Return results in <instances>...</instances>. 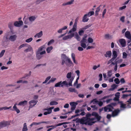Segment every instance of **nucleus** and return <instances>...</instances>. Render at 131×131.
Instances as JSON below:
<instances>
[{
    "label": "nucleus",
    "mask_w": 131,
    "mask_h": 131,
    "mask_svg": "<svg viewBox=\"0 0 131 131\" xmlns=\"http://www.w3.org/2000/svg\"><path fill=\"white\" fill-rule=\"evenodd\" d=\"M72 73L71 72H69L67 74V78L68 79L67 81L68 82V85L71 86H72V82L74 79L73 77H71Z\"/></svg>",
    "instance_id": "39448f33"
},
{
    "label": "nucleus",
    "mask_w": 131,
    "mask_h": 131,
    "mask_svg": "<svg viewBox=\"0 0 131 131\" xmlns=\"http://www.w3.org/2000/svg\"><path fill=\"white\" fill-rule=\"evenodd\" d=\"M36 18L34 16H32L30 17L29 18V20L31 21L32 22L34 21L35 19Z\"/></svg>",
    "instance_id": "7c9ffc66"
},
{
    "label": "nucleus",
    "mask_w": 131,
    "mask_h": 131,
    "mask_svg": "<svg viewBox=\"0 0 131 131\" xmlns=\"http://www.w3.org/2000/svg\"><path fill=\"white\" fill-rule=\"evenodd\" d=\"M112 70H110L108 72L107 76L108 77L110 78L111 77L112 74Z\"/></svg>",
    "instance_id": "f704fd0d"
},
{
    "label": "nucleus",
    "mask_w": 131,
    "mask_h": 131,
    "mask_svg": "<svg viewBox=\"0 0 131 131\" xmlns=\"http://www.w3.org/2000/svg\"><path fill=\"white\" fill-rule=\"evenodd\" d=\"M114 81L115 82V83L117 84H118L119 83L120 81L119 79L118 78L115 79Z\"/></svg>",
    "instance_id": "09e8293b"
},
{
    "label": "nucleus",
    "mask_w": 131,
    "mask_h": 131,
    "mask_svg": "<svg viewBox=\"0 0 131 131\" xmlns=\"http://www.w3.org/2000/svg\"><path fill=\"white\" fill-rule=\"evenodd\" d=\"M77 28V23L75 22L73 25V28L71 29L69 31V33H71L72 32L75 31Z\"/></svg>",
    "instance_id": "9b49d317"
},
{
    "label": "nucleus",
    "mask_w": 131,
    "mask_h": 131,
    "mask_svg": "<svg viewBox=\"0 0 131 131\" xmlns=\"http://www.w3.org/2000/svg\"><path fill=\"white\" fill-rule=\"evenodd\" d=\"M32 49V48H27L25 49L24 50V51L26 52H28L30 51Z\"/></svg>",
    "instance_id": "13d9d810"
},
{
    "label": "nucleus",
    "mask_w": 131,
    "mask_h": 131,
    "mask_svg": "<svg viewBox=\"0 0 131 131\" xmlns=\"http://www.w3.org/2000/svg\"><path fill=\"white\" fill-rule=\"evenodd\" d=\"M51 77L50 76H49L47 77L45 81L43 82V84H45L50 79Z\"/></svg>",
    "instance_id": "37998d69"
},
{
    "label": "nucleus",
    "mask_w": 131,
    "mask_h": 131,
    "mask_svg": "<svg viewBox=\"0 0 131 131\" xmlns=\"http://www.w3.org/2000/svg\"><path fill=\"white\" fill-rule=\"evenodd\" d=\"M112 88L109 89L110 90L113 91L116 88L117 85L115 84H113L111 86Z\"/></svg>",
    "instance_id": "2f4dec72"
},
{
    "label": "nucleus",
    "mask_w": 131,
    "mask_h": 131,
    "mask_svg": "<svg viewBox=\"0 0 131 131\" xmlns=\"http://www.w3.org/2000/svg\"><path fill=\"white\" fill-rule=\"evenodd\" d=\"M68 27L67 26H65L61 28L60 29H59L58 31V32L59 34H61L62 33V31L63 30H65L67 29Z\"/></svg>",
    "instance_id": "393cba45"
},
{
    "label": "nucleus",
    "mask_w": 131,
    "mask_h": 131,
    "mask_svg": "<svg viewBox=\"0 0 131 131\" xmlns=\"http://www.w3.org/2000/svg\"><path fill=\"white\" fill-rule=\"evenodd\" d=\"M17 37V36L16 35L11 36L9 38V39L11 41H14L16 40Z\"/></svg>",
    "instance_id": "6ab92c4d"
},
{
    "label": "nucleus",
    "mask_w": 131,
    "mask_h": 131,
    "mask_svg": "<svg viewBox=\"0 0 131 131\" xmlns=\"http://www.w3.org/2000/svg\"><path fill=\"white\" fill-rule=\"evenodd\" d=\"M44 48V47L43 46H42L40 47L38 49V51L37 52H39L42 50Z\"/></svg>",
    "instance_id": "bf43d9fd"
},
{
    "label": "nucleus",
    "mask_w": 131,
    "mask_h": 131,
    "mask_svg": "<svg viewBox=\"0 0 131 131\" xmlns=\"http://www.w3.org/2000/svg\"><path fill=\"white\" fill-rule=\"evenodd\" d=\"M79 77H78L76 80L75 82L73 84V85L74 86H75L76 85H77L78 83V81L79 79Z\"/></svg>",
    "instance_id": "8fccbe9b"
},
{
    "label": "nucleus",
    "mask_w": 131,
    "mask_h": 131,
    "mask_svg": "<svg viewBox=\"0 0 131 131\" xmlns=\"http://www.w3.org/2000/svg\"><path fill=\"white\" fill-rule=\"evenodd\" d=\"M54 42V40L53 39H51L49 41L48 43V45L49 46L50 45L53 43Z\"/></svg>",
    "instance_id": "de8ad7c7"
},
{
    "label": "nucleus",
    "mask_w": 131,
    "mask_h": 131,
    "mask_svg": "<svg viewBox=\"0 0 131 131\" xmlns=\"http://www.w3.org/2000/svg\"><path fill=\"white\" fill-rule=\"evenodd\" d=\"M82 47H79L78 48V49L79 51H82L83 50V49Z\"/></svg>",
    "instance_id": "774afa93"
},
{
    "label": "nucleus",
    "mask_w": 131,
    "mask_h": 131,
    "mask_svg": "<svg viewBox=\"0 0 131 131\" xmlns=\"http://www.w3.org/2000/svg\"><path fill=\"white\" fill-rule=\"evenodd\" d=\"M94 14V12L93 11H91L89 12L88 14H87V16H88L89 17L93 15Z\"/></svg>",
    "instance_id": "a19ab883"
},
{
    "label": "nucleus",
    "mask_w": 131,
    "mask_h": 131,
    "mask_svg": "<svg viewBox=\"0 0 131 131\" xmlns=\"http://www.w3.org/2000/svg\"><path fill=\"white\" fill-rule=\"evenodd\" d=\"M106 9H105L102 13V17L103 18H104V15L106 14Z\"/></svg>",
    "instance_id": "3c124183"
},
{
    "label": "nucleus",
    "mask_w": 131,
    "mask_h": 131,
    "mask_svg": "<svg viewBox=\"0 0 131 131\" xmlns=\"http://www.w3.org/2000/svg\"><path fill=\"white\" fill-rule=\"evenodd\" d=\"M71 58L72 59L73 61V62L76 64H78V62L77 61H76L75 60V55L74 53H72L71 54Z\"/></svg>",
    "instance_id": "412c9836"
},
{
    "label": "nucleus",
    "mask_w": 131,
    "mask_h": 131,
    "mask_svg": "<svg viewBox=\"0 0 131 131\" xmlns=\"http://www.w3.org/2000/svg\"><path fill=\"white\" fill-rule=\"evenodd\" d=\"M75 73H77V75L78 76V77H79L80 74V71L79 70H78L75 71Z\"/></svg>",
    "instance_id": "e2e57ef3"
},
{
    "label": "nucleus",
    "mask_w": 131,
    "mask_h": 131,
    "mask_svg": "<svg viewBox=\"0 0 131 131\" xmlns=\"http://www.w3.org/2000/svg\"><path fill=\"white\" fill-rule=\"evenodd\" d=\"M87 120V118L84 117L80 119H78L77 121V122L80 123L81 124H85V125H88Z\"/></svg>",
    "instance_id": "0eeeda50"
},
{
    "label": "nucleus",
    "mask_w": 131,
    "mask_h": 131,
    "mask_svg": "<svg viewBox=\"0 0 131 131\" xmlns=\"http://www.w3.org/2000/svg\"><path fill=\"white\" fill-rule=\"evenodd\" d=\"M48 112H45L43 113V114L45 115H46L48 114H50L51 113V112L49 111V110L48 109Z\"/></svg>",
    "instance_id": "4d7b16f0"
},
{
    "label": "nucleus",
    "mask_w": 131,
    "mask_h": 131,
    "mask_svg": "<svg viewBox=\"0 0 131 131\" xmlns=\"http://www.w3.org/2000/svg\"><path fill=\"white\" fill-rule=\"evenodd\" d=\"M8 125V123L7 122H0V129L3 127L6 126Z\"/></svg>",
    "instance_id": "f3484780"
},
{
    "label": "nucleus",
    "mask_w": 131,
    "mask_h": 131,
    "mask_svg": "<svg viewBox=\"0 0 131 131\" xmlns=\"http://www.w3.org/2000/svg\"><path fill=\"white\" fill-rule=\"evenodd\" d=\"M43 35V32L42 31H41L40 32L37 33L35 36V38L37 37L38 38L41 37Z\"/></svg>",
    "instance_id": "4be33fe9"
},
{
    "label": "nucleus",
    "mask_w": 131,
    "mask_h": 131,
    "mask_svg": "<svg viewBox=\"0 0 131 131\" xmlns=\"http://www.w3.org/2000/svg\"><path fill=\"white\" fill-rule=\"evenodd\" d=\"M127 56V54L125 52H123V59L126 58Z\"/></svg>",
    "instance_id": "c03bdc74"
},
{
    "label": "nucleus",
    "mask_w": 131,
    "mask_h": 131,
    "mask_svg": "<svg viewBox=\"0 0 131 131\" xmlns=\"http://www.w3.org/2000/svg\"><path fill=\"white\" fill-rule=\"evenodd\" d=\"M88 122V125H91L94 123V122H93L92 121L95 119L94 118H87Z\"/></svg>",
    "instance_id": "dca6fc26"
},
{
    "label": "nucleus",
    "mask_w": 131,
    "mask_h": 131,
    "mask_svg": "<svg viewBox=\"0 0 131 131\" xmlns=\"http://www.w3.org/2000/svg\"><path fill=\"white\" fill-rule=\"evenodd\" d=\"M62 63V65L64 63L67 66L70 67L73 66V64L71 60L66 55L64 54H61Z\"/></svg>",
    "instance_id": "f03ea898"
},
{
    "label": "nucleus",
    "mask_w": 131,
    "mask_h": 131,
    "mask_svg": "<svg viewBox=\"0 0 131 131\" xmlns=\"http://www.w3.org/2000/svg\"><path fill=\"white\" fill-rule=\"evenodd\" d=\"M58 104V103L56 101H52L50 102V105H57Z\"/></svg>",
    "instance_id": "4c0bfd02"
},
{
    "label": "nucleus",
    "mask_w": 131,
    "mask_h": 131,
    "mask_svg": "<svg viewBox=\"0 0 131 131\" xmlns=\"http://www.w3.org/2000/svg\"><path fill=\"white\" fill-rule=\"evenodd\" d=\"M87 14H85L84 15L82 18V21L83 22H87L88 21L89 19L87 18Z\"/></svg>",
    "instance_id": "b1692460"
},
{
    "label": "nucleus",
    "mask_w": 131,
    "mask_h": 131,
    "mask_svg": "<svg viewBox=\"0 0 131 131\" xmlns=\"http://www.w3.org/2000/svg\"><path fill=\"white\" fill-rule=\"evenodd\" d=\"M11 106H10L9 107H8L6 106H5L2 107H0V111L3 110H6L7 109H9L10 108H11Z\"/></svg>",
    "instance_id": "ea45409f"
},
{
    "label": "nucleus",
    "mask_w": 131,
    "mask_h": 131,
    "mask_svg": "<svg viewBox=\"0 0 131 131\" xmlns=\"http://www.w3.org/2000/svg\"><path fill=\"white\" fill-rule=\"evenodd\" d=\"M86 39L82 38V39L80 42L81 46L84 48H85L86 47L85 43L86 42Z\"/></svg>",
    "instance_id": "1a4fd4ad"
},
{
    "label": "nucleus",
    "mask_w": 131,
    "mask_h": 131,
    "mask_svg": "<svg viewBox=\"0 0 131 131\" xmlns=\"http://www.w3.org/2000/svg\"><path fill=\"white\" fill-rule=\"evenodd\" d=\"M105 38L106 39H110L112 38V36L110 35L109 34H105Z\"/></svg>",
    "instance_id": "c756f323"
},
{
    "label": "nucleus",
    "mask_w": 131,
    "mask_h": 131,
    "mask_svg": "<svg viewBox=\"0 0 131 131\" xmlns=\"http://www.w3.org/2000/svg\"><path fill=\"white\" fill-rule=\"evenodd\" d=\"M122 98L123 99H128V100L125 102V104H124L122 101H119L118 103L120 104L121 108L125 109L127 108H131V94H123Z\"/></svg>",
    "instance_id": "f257e3e1"
},
{
    "label": "nucleus",
    "mask_w": 131,
    "mask_h": 131,
    "mask_svg": "<svg viewBox=\"0 0 131 131\" xmlns=\"http://www.w3.org/2000/svg\"><path fill=\"white\" fill-rule=\"evenodd\" d=\"M88 41L89 43H92L93 42V40L91 38L89 37L88 39Z\"/></svg>",
    "instance_id": "49530a36"
},
{
    "label": "nucleus",
    "mask_w": 131,
    "mask_h": 131,
    "mask_svg": "<svg viewBox=\"0 0 131 131\" xmlns=\"http://www.w3.org/2000/svg\"><path fill=\"white\" fill-rule=\"evenodd\" d=\"M84 31L83 30H80L79 32V34L80 36H82L84 32Z\"/></svg>",
    "instance_id": "864d4df0"
},
{
    "label": "nucleus",
    "mask_w": 131,
    "mask_h": 131,
    "mask_svg": "<svg viewBox=\"0 0 131 131\" xmlns=\"http://www.w3.org/2000/svg\"><path fill=\"white\" fill-rule=\"evenodd\" d=\"M112 58L115 59L117 56V52L115 50H113L112 51Z\"/></svg>",
    "instance_id": "a878e982"
},
{
    "label": "nucleus",
    "mask_w": 131,
    "mask_h": 131,
    "mask_svg": "<svg viewBox=\"0 0 131 131\" xmlns=\"http://www.w3.org/2000/svg\"><path fill=\"white\" fill-rule=\"evenodd\" d=\"M92 25V24H88V25H87L83 27L82 28V29L83 30H85L88 28H89Z\"/></svg>",
    "instance_id": "72a5a7b5"
},
{
    "label": "nucleus",
    "mask_w": 131,
    "mask_h": 131,
    "mask_svg": "<svg viewBox=\"0 0 131 131\" xmlns=\"http://www.w3.org/2000/svg\"><path fill=\"white\" fill-rule=\"evenodd\" d=\"M74 36V34H71L70 35L66 36L63 38V39L66 40L69 39H70Z\"/></svg>",
    "instance_id": "2eb2a0df"
},
{
    "label": "nucleus",
    "mask_w": 131,
    "mask_h": 131,
    "mask_svg": "<svg viewBox=\"0 0 131 131\" xmlns=\"http://www.w3.org/2000/svg\"><path fill=\"white\" fill-rule=\"evenodd\" d=\"M16 105L17 104H15L13 107V108L14 109V110L16 111V112H17V113L18 114L20 112V110L17 108V106H16Z\"/></svg>",
    "instance_id": "bb28decb"
},
{
    "label": "nucleus",
    "mask_w": 131,
    "mask_h": 131,
    "mask_svg": "<svg viewBox=\"0 0 131 131\" xmlns=\"http://www.w3.org/2000/svg\"><path fill=\"white\" fill-rule=\"evenodd\" d=\"M37 102L38 101H35L34 100H32L30 101L29 102V103L30 105L29 107V108H32L33 106H34L36 104Z\"/></svg>",
    "instance_id": "6e6552de"
},
{
    "label": "nucleus",
    "mask_w": 131,
    "mask_h": 131,
    "mask_svg": "<svg viewBox=\"0 0 131 131\" xmlns=\"http://www.w3.org/2000/svg\"><path fill=\"white\" fill-rule=\"evenodd\" d=\"M74 1V0H71L69 2H67V3H63L62 5L63 6H66L68 5H70L73 4Z\"/></svg>",
    "instance_id": "5701e85b"
},
{
    "label": "nucleus",
    "mask_w": 131,
    "mask_h": 131,
    "mask_svg": "<svg viewBox=\"0 0 131 131\" xmlns=\"http://www.w3.org/2000/svg\"><path fill=\"white\" fill-rule=\"evenodd\" d=\"M115 59L113 58H112L110 60H109L107 62V64H108L111 63L112 62H113Z\"/></svg>",
    "instance_id": "6e6d98bb"
},
{
    "label": "nucleus",
    "mask_w": 131,
    "mask_h": 131,
    "mask_svg": "<svg viewBox=\"0 0 131 131\" xmlns=\"http://www.w3.org/2000/svg\"><path fill=\"white\" fill-rule=\"evenodd\" d=\"M13 22H11L9 23L8 24V26L9 28L11 29L13 26Z\"/></svg>",
    "instance_id": "e433bc0d"
},
{
    "label": "nucleus",
    "mask_w": 131,
    "mask_h": 131,
    "mask_svg": "<svg viewBox=\"0 0 131 131\" xmlns=\"http://www.w3.org/2000/svg\"><path fill=\"white\" fill-rule=\"evenodd\" d=\"M26 44H24L21 45L18 48V49H21V48L25 46H26Z\"/></svg>",
    "instance_id": "052dcab7"
},
{
    "label": "nucleus",
    "mask_w": 131,
    "mask_h": 131,
    "mask_svg": "<svg viewBox=\"0 0 131 131\" xmlns=\"http://www.w3.org/2000/svg\"><path fill=\"white\" fill-rule=\"evenodd\" d=\"M56 79L55 78H52L51 79L49 80V81L48 83V84H49L50 82H54Z\"/></svg>",
    "instance_id": "58836bf2"
},
{
    "label": "nucleus",
    "mask_w": 131,
    "mask_h": 131,
    "mask_svg": "<svg viewBox=\"0 0 131 131\" xmlns=\"http://www.w3.org/2000/svg\"><path fill=\"white\" fill-rule=\"evenodd\" d=\"M40 55H41L38 52H37L36 53V56L38 60L40 59L42 57Z\"/></svg>",
    "instance_id": "79ce46f5"
},
{
    "label": "nucleus",
    "mask_w": 131,
    "mask_h": 131,
    "mask_svg": "<svg viewBox=\"0 0 131 131\" xmlns=\"http://www.w3.org/2000/svg\"><path fill=\"white\" fill-rule=\"evenodd\" d=\"M69 91L71 92H74L75 93H78L77 90L74 88H70L69 89Z\"/></svg>",
    "instance_id": "cd10ccee"
},
{
    "label": "nucleus",
    "mask_w": 131,
    "mask_h": 131,
    "mask_svg": "<svg viewBox=\"0 0 131 131\" xmlns=\"http://www.w3.org/2000/svg\"><path fill=\"white\" fill-rule=\"evenodd\" d=\"M99 102V101L97 100V99H93L90 102L91 103H93V104H95L96 103H97Z\"/></svg>",
    "instance_id": "473e14b6"
},
{
    "label": "nucleus",
    "mask_w": 131,
    "mask_h": 131,
    "mask_svg": "<svg viewBox=\"0 0 131 131\" xmlns=\"http://www.w3.org/2000/svg\"><path fill=\"white\" fill-rule=\"evenodd\" d=\"M23 23L22 20L19 21H16L14 23V25L16 27H20L23 25Z\"/></svg>",
    "instance_id": "4468645a"
},
{
    "label": "nucleus",
    "mask_w": 131,
    "mask_h": 131,
    "mask_svg": "<svg viewBox=\"0 0 131 131\" xmlns=\"http://www.w3.org/2000/svg\"><path fill=\"white\" fill-rule=\"evenodd\" d=\"M120 112V110L117 108L113 111L112 112V116L113 117L117 116Z\"/></svg>",
    "instance_id": "f8f14e48"
},
{
    "label": "nucleus",
    "mask_w": 131,
    "mask_h": 131,
    "mask_svg": "<svg viewBox=\"0 0 131 131\" xmlns=\"http://www.w3.org/2000/svg\"><path fill=\"white\" fill-rule=\"evenodd\" d=\"M119 42L122 47H125L126 45V42L125 40L124 39H121L119 40Z\"/></svg>",
    "instance_id": "ddd939ff"
},
{
    "label": "nucleus",
    "mask_w": 131,
    "mask_h": 131,
    "mask_svg": "<svg viewBox=\"0 0 131 131\" xmlns=\"http://www.w3.org/2000/svg\"><path fill=\"white\" fill-rule=\"evenodd\" d=\"M78 96L80 98H83L84 97V95L83 94H79L78 95Z\"/></svg>",
    "instance_id": "69168bd1"
},
{
    "label": "nucleus",
    "mask_w": 131,
    "mask_h": 131,
    "mask_svg": "<svg viewBox=\"0 0 131 131\" xmlns=\"http://www.w3.org/2000/svg\"><path fill=\"white\" fill-rule=\"evenodd\" d=\"M5 52V50H2L0 53V58L2 57L3 56Z\"/></svg>",
    "instance_id": "a18cd8bd"
},
{
    "label": "nucleus",
    "mask_w": 131,
    "mask_h": 131,
    "mask_svg": "<svg viewBox=\"0 0 131 131\" xmlns=\"http://www.w3.org/2000/svg\"><path fill=\"white\" fill-rule=\"evenodd\" d=\"M27 102L26 101H21L18 104V105H23V106H24L25 105L27 104Z\"/></svg>",
    "instance_id": "c85d7f7f"
},
{
    "label": "nucleus",
    "mask_w": 131,
    "mask_h": 131,
    "mask_svg": "<svg viewBox=\"0 0 131 131\" xmlns=\"http://www.w3.org/2000/svg\"><path fill=\"white\" fill-rule=\"evenodd\" d=\"M67 122H63V123H62L58 124H57L56 125V127H57V126H58L61 125H62L65 124H67Z\"/></svg>",
    "instance_id": "5fc2aeb1"
},
{
    "label": "nucleus",
    "mask_w": 131,
    "mask_h": 131,
    "mask_svg": "<svg viewBox=\"0 0 131 131\" xmlns=\"http://www.w3.org/2000/svg\"><path fill=\"white\" fill-rule=\"evenodd\" d=\"M70 104L71 106V110L73 111L75 109L76 105H77L78 103L76 102H72L70 103Z\"/></svg>",
    "instance_id": "9d476101"
},
{
    "label": "nucleus",
    "mask_w": 131,
    "mask_h": 131,
    "mask_svg": "<svg viewBox=\"0 0 131 131\" xmlns=\"http://www.w3.org/2000/svg\"><path fill=\"white\" fill-rule=\"evenodd\" d=\"M53 47L52 46H51L48 47L46 49V51L48 53H49L52 50Z\"/></svg>",
    "instance_id": "c9c22d12"
},
{
    "label": "nucleus",
    "mask_w": 131,
    "mask_h": 131,
    "mask_svg": "<svg viewBox=\"0 0 131 131\" xmlns=\"http://www.w3.org/2000/svg\"><path fill=\"white\" fill-rule=\"evenodd\" d=\"M76 38L79 41L80 40V37L78 35H76Z\"/></svg>",
    "instance_id": "680f3d73"
},
{
    "label": "nucleus",
    "mask_w": 131,
    "mask_h": 131,
    "mask_svg": "<svg viewBox=\"0 0 131 131\" xmlns=\"http://www.w3.org/2000/svg\"><path fill=\"white\" fill-rule=\"evenodd\" d=\"M28 130L27 127H23L22 129V131H27Z\"/></svg>",
    "instance_id": "0e129e2a"
},
{
    "label": "nucleus",
    "mask_w": 131,
    "mask_h": 131,
    "mask_svg": "<svg viewBox=\"0 0 131 131\" xmlns=\"http://www.w3.org/2000/svg\"><path fill=\"white\" fill-rule=\"evenodd\" d=\"M91 115L94 116L98 121H99L101 118V116H99L97 113L95 112H93L91 114L88 113L86 115V117H84L86 118H90L89 117Z\"/></svg>",
    "instance_id": "7ed1b4c3"
},
{
    "label": "nucleus",
    "mask_w": 131,
    "mask_h": 131,
    "mask_svg": "<svg viewBox=\"0 0 131 131\" xmlns=\"http://www.w3.org/2000/svg\"><path fill=\"white\" fill-rule=\"evenodd\" d=\"M112 54L111 52V51H109L106 52V54H104V56L106 57L110 58Z\"/></svg>",
    "instance_id": "aec40b11"
},
{
    "label": "nucleus",
    "mask_w": 131,
    "mask_h": 131,
    "mask_svg": "<svg viewBox=\"0 0 131 131\" xmlns=\"http://www.w3.org/2000/svg\"><path fill=\"white\" fill-rule=\"evenodd\" d=\"M67 86L68 84L66 81H64L62 82L60 81L56 83L54 85L55 87H63L64 85Z\"/></svg>",
    "instance_id": "423d86ee"
},
{
    "label": "nucleus",
    "mask_w": 131,
    "mask_h": 131,
    "mask_svg": "<svg viewBox=\"0 0 131 131\" xmlns=\"http://www.w3.org/2000/svg\"><path fill=\"white\" fill-rule=\"evenodd\" d=\"M117 104L116 103H112L111 104L108 105L104 107L105 112H110L112 111V110L114 109V106L116 105Z\"/></svg>",
    "instance_id": "20e7f679"
},
{
    "label": "nucleus",
    "mask_w": 131,
    "mask_h": 131,
    "mask_svg": "<svg viewBox=\"0 0 131 131\" xmlns=\"http://www.w3.org/2000/svg\"><path fill=\"white\" fill-rule=\"evenodd\" d=\"M120 82L122 83H124L125 82V81L124 78H122L120 80Z\"/></svg>",
    "instance_id": "338daca9"
},
{
    "label": "nucleus",
    "mask_w": 131,
    "mask_h": 131,
    "mask_svg": "<svg viewBox=\"0 0 131 131\" xmlns=\"http://www.w3.org/2000/svg\"><path fill=\"white\" fill-rule=\"evenodd\" d=\"M32 39H33L32 38H30L26 39V40L25 41L29 43L32 40Z\"/></svg>",
    "instance_id": "603ef678"
},
{
    "label": "nucleus",
    "mask_w": 131,
    "mask_h": 131,
    "mask_svg": "<svg viewBox=\"0 0 131 131\" xmlns=\"http://www.w3.org/2000/svg\"><path fill=\"white\" fill-rule=\"evenodd\" d=\"M125 36L128 39L131 40V35L129 31H127L126 32Z\"/></svg>",
    "instance_id": "a211bd4d"
}]
</instances>
